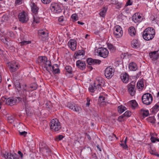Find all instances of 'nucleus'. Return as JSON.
Here are the masks:
<instances>
[{
    "label": "nucleus",
    "instance_id": "nucleus-1",
    "mask_svg": "<svg viewBox=\"0 0 159 159\" xmlns=\"http://www.w3.org/2000/svg\"><path fill=\"white\" fill-rule=\"evenodd\" d=\"M29 88L25 84L23 86L22 88V95L23 101L24 103L26 108H27L30 106V101H32L33 102V100L30 99L32 97L28 95L30 93Z\"/></svg>",
    "mask_w": 159,
    "mask_h": 159
},
{
    "label": "nucleus",
    "instance_id": "nucleus-2",
    "mask_svg": "<svg viewBox=\"0 0 159 159\" xmlns=\"http://www.w3.org/2000/svg\"><path fill=\"white\" fill-rule=\"evenodd\" d=\"M155 34L154 29L152 27H148L146 29L143 31L142 36L144 39L149 41L154 38Z\"/></svg>",
    "mask_w": 159,
    "mask_h": 159
},
{
    "label": "nucleus",
    "instance_id": "nucleus-3",
    "mask_svg": "<svg viewBox=\"0 0 159 159\" xmlns=\"http://www.w3.org/2000/svg\"><path fill=\"white\" fill-rule=\"evenodd\" d=\"M50 128L52 131H57L61 128V123L57 118L52 119L50 122Z\"/></svg>",
    "mask_w": 159,
    "mask_h": 159
},
{
    "label": "nucleus",
    "instance_id": "nucleus-4",
    "mask_svg": "<svg viewBox=\"0 0 159 159\" xmlns=\"http://www.w3.org/2000/svg\"><path fill=\"white\" fill-rule=\"evenodd\" d=\"M38 61L40 65L44 67L46 69L49 70V67H48L49 65L50 61L48 60L47 58L45 57H39L38 58Z\"/></svg>",
    "mask_w": 159,
    "mask_h": 159
},
{
    "label": "nucleus",
    "instance_id": "nucleus-5",
    "mask_svg": "<svg viewBox=\"0 0 159 159\" xmlns=\"http://www.w3.org/2000/svg\"><path fill=\"white\" fill-rule=\"evenodd\" d=\"M13 33L11 31L4 34L0 33V39L3 43L7 44V42L10 40L9 37H13Z\"/></svg>",
    "mask_w": 159,
    "mask_h": 159
},
{
    "label": "nucleus",
    "instance_id": "nucleus-6",
    "mask_svg": "<svg viewBox=\"0 0 159 159\" xmlns=\"http://www.w3.org/2000/svg\"><path fill=\"white\" fill-rule=\"evenodd\" d=\"M142 101L144 104L149 105L152 103L153 100L152 95L149 93H145L142 96Z\"/></svg>",
    "mask_w": 159,
    "mask_h": 159
},
{
    "label": "nucleus",
    "instance_id": "nucleus-7",
    "mask_svg": "<svg viewBox=\"0 0 159 159\" xmlns=\"http://www.w3.org/2000/svg\"><path fill=\"white\" fill-rule=\"evenodd\" d=\"M50 8L51 11L55 13H59L61 11L60 5L55 2H52L51 4Z\"/></svg>",
    "mask_w": 159,
    "mask_h": 159
},
{
    "label": "nucleus",
    "instance_id": "nucleus-8",
    "mask_svg": "<svg viewBox=\"0 0 159 159\" xmlns=\"http://www.w3.org/2000/svg\"><path fill=\"white\" fill-rule=\"evenodd\" d=\"M113 34L116 38L121 37L123 35V31L121 27L119 25H116L114 30Z\"/></svg>",
    "mask_w": 159,
    "mask_h": 159
},
{
    "label": "nucleus",
    "instance_id": "nucleus-9",
    "mask_svg": "<svg viewBox=\"0 0 159 159\" xmlns=\"http://www.w3.org/2000/svg\"><path fill=\"white\" fill-rule=\"evenodd\" d=\"M114 69L110 66L107 67L105 70V75L108 79H110L114 74Z\"/></svg>",
    "mask_w": 159,
    "mask_h": 159
},
{
    "label": "nucleus",
    "instance_id": "nucleus-10",
    "mask_svg": "<svg viewBox=\"0 0 159 159\" xmlns=\"http://www.w3.org/2000/svg\"><path fill=\"white\" fill-rule=\"evenodd\" d=\"M135 83L134 81L131 82L127 85L128 91L130 94L132 96H134L136 92Z\"/></svg>",
    "mask_w": 159,
    "mask_h": 159
},
{
    "label": "nucleus",
    "instance_id": "nucleus-11",
    "mask_svg": "<svg viewBox=\"0 0 159 159\" xmlns=\"http://www.w3.org/2000/svg\"><path fill=\"white\" fill-rule=\"evenodd\" d=\"M19 65L17 62L12 61L8 63V67L11 72L16 71L19 69Z\"/></svg>",
    "mask_w": 159,
    "mask_h": 159
},
{
    "label": "nucleus",
    "instance_id": "nucleus-12",
    "mask_svg": "<svg viewBox=\"0 0 159 159\" xmlns=\"http://www.w3.org/2000/svg\"><path fill=\"white\" fill-rule=\"evenodd\" d=\"M18 18L19 21L22 23L26 22L29 20L27 14L24 11L19 13L18 15Z\"/></svg>",
    "mask_w": 159,
    "mask_h": 159
},
{
    "label": "nucleus",
    "instance_id": "nucleus-13",
    "mask_svg": "<svg viewBox=\"0 0 159 159\" xmlns=\"http://www.w3.org/2000/svg\"><path fill=\"white\" fill-rule=\"evenodd\" d=\"M98 53L100 56L104 58H106L108 56L109 52L107 49L101 48H98Z\"/></svg>",
    "mask_w": 159,
    "mask_h": 159
},
{
    "label": "nucleus",
    "instance_id": "nucleus-14",
    "mask_svg": "<svg viewBox=\"0 0 159 159\" xmlns=\"http://www.w3.org/2000/svg\"><path fill=\"white\" fill-rule=\"evenodd\" d=\"M48 67H49V70L48 69L46 70L49 72L52 71L54 74H57L59 73L60 70L58 67V66L57 64H55L53 66H52L51 65V62L49 64Z\"/></svg>",
    "mask_w": 159,
    "mask_h": 159
},
{
    "label": "nucleus",
    "instance_id": "nucleus-15",
    "mask_svg": "<svg viewBox=\"0 0 159 159\" xmlns=\"http://www.w3.org/2000/svg\"><path fill=\"white\" fill-rule=\"evenodd\" d=\"M3 155L6 159H19V156L16 153L11 154V153L6 152Z\"/></svg>",
    "mask_w": 159,
    "mask_h": 159
},
{
    "label": "nucleus",
    "instance_id": "nucleus-16",
    "mask_svg": "<svg viewBox=\"0 0 159 159\" xmlns=\"http://www.w3.org/2000/svg\"><path fill=\"white\" fill-rule=\"evenodd\" d=\"M4 98L6 100V104L10 106H12L15 105L17 102V99L16 98H8L7 99H6L5 98H2V100H3Z\"/></svg>",
    "mask_w": 159,
    "mask_h": 159
},
{
    "label": "nucleus",
    "instance_id": "nucleus-17",
    "mask_svg": "<svg viewBox=\"0 0 159 159\" xmlns=\"http://www.w3.org/2000/svg\"><path fill=\"white\" fill-rule=\"evenodd\" d=\"M132 19L133 21L135 23H139L143 20V18L140 15V13H135L133 16Z\"/></svg>",
    "mask_w": 159,
    "mask_h": 159
},
{
    "label": "nucleus",
    "instance_id": "nucleus-18",
    "mask_svg": "<svg viewBox=\"0 0 159 159\" xmlns=\"http://www.w3.org/2000/svg\"><path fill=\"white\" fill-rule=\"evenodd\" d=\"M69 47L72 50L74 51L76 50L77 43L76 40L74 39H70L68 43Z\"/></svg>",
    "mask_w": 159,
    "mask_h": 159
},
{
    "label": "nucleus",
    "instance_id": "nucleus-19",
    "mask_svg": "<svg viewBox=\"0 0 159 159\" xmlns=\"http://www.w3.org/2000/svg\"><path fill=\"white\" fill-rule=\"evenodd\" d=\"M104 80L101 78L99 77L97 79V81L94 83V85H96L99 89L101 88L102 85H104Z\"/></svg>",
    "mask_w": 159,
    "mask_h": 159
},
{
    "label": "nucleus",
    "instance_id": "nucleus-20",
    "mask_svg": "<svg viewBox=\"0 0 159 159\" xmlns=\"http://www.w3.org/2000/svg\"><path fill=\"white\" fill-rule=\"evenodd\" d=\"M87 62L89 65L96 63L100 64L101 61L99 60L93 59L91 58H88L87 59Z\"/></svg>",
    "mask_w": 159,
    "mask_h": 159
},
{
    "label": "nucleus",
    "instance_id": "nucleus-21",
    "mask_svg": "<svg viewBox=\"0 0 159 159\" xmlns=\"http://www.w3.org/2000/svg\"><path fill=\"white\" fill-rule=\"evenodd\" d=\"M76 66L80 69L83 70L86 67V65L84 62L80 60H78L76 62Z\"/></svg>",
    "mask_w": 159,
    "mask_h": 159
},
{
    "label": "nucleus",
    "instance_id": "nucleus-22",
    "mask_svg": "<svg viewBox=\"0 0 159 159\" xmlns=\"http://www.w3.org/2000/svg\"><path fill=\"white\" fill-rule=\"evenodd\" d=\"M120 78L122 81L125 83H127L129 80L128 75L126 73L121 74Z\"/></svg>",
    "mask_w": 159,
    "mask_h": 159
},
{
    "label": "nucleus",
    "instance_id": "nucleus-23",
    "mask_svg": "<svg viewBox=\"0 0 159 159\" xmlns=\"http://www.w3.org/2000/svg\"><path fill=\"white\" fill-rule=\"evenodd\" d=\"M150 58L154 61L157 60L158 57L159 55L157 51H154L150 53L149 54Z\"/></svg>",
    "mask_w": 159,
    "mask_h": 159
},
{
    "label": "nucleus",
    "instance_id": "nucleus-24",
    "mask_svg": "<svg viewBox=\"0 0 159 159\" xmlns=\"http://www.w3.org/2000/svg\"><path fill=\"white\" fill-rule=\"evenodd\" d=\"M75 55H76V58L79 59L80 58V57L82 56V57H83L85 55V52L83 50H80L76 51Z\"/></svg>",
    "mask_w": 159,
    "mask_h": 159
},
{
    "label": "nucleus",
    "instance_id": "nucleus-25",
    "mask_svg": "<svg viewBox=\"0 0 159 159\" xmlns=\"http://www.w3.org/2000/svg\"><path fill=\"white\" fill-rule=\"evenodd\" d=\"M129 68L130 70L135 71L137 69V66L135 63L132 62L129 63Z\"/></svg>",
    "mask_w": 159,
    "mask_h": 159
},
{
    "label": "nucleus",
    "instance_id": "nucleus-26",
    "mask_svg": "<svg viewBox=\"0 0 159 159\" xmlns=\"http://www.w3.org/2000/svg\"><path fill=\"white\" fill-rule=\"evenodd\" d=\"M38 34L42 38H46L48 37V34L43 30H38Z\"/></svg>",
    "mask_w": 159,
    "mask_h": 159
},
{
    "label": "nucleus",
    "instance_id": "nucleus-27",
    "mask_svg": "<svg viewBox=\"0 0 159 159\" xmlns=\"http://www.w3.org/2000/svg\"><path fill=\"white\" fill-rule=\"evenodd\" d=\"M30 5L32 12L35 14H36L38 12L39 9L38 7L35 3H31Z\"/></svg>",
    "mask_w": 159,
    "mask_h": 159
},
{
    "label": "nucleus",
    "instance_id": "nucleus-28",
    "mask_svg": "<svg viewBox=\"0 0 159 159\" xmlns=\"http://www.w3.org/2000/svg\"><path fill=\"white\" fill-rule=\"evenodd\" d=\"M136 33L135 29L134 27L131 26L129 28V33L131 36H134L135 35Z\"/></svg>",
    "mask_w": 159,
    "mask_h": 159
},
{
    "label": "nucleus",
    "instance_id": "nucleus-29",
    "mask_svg": "<svg viewBox=\"0 0 159 159\" xmlns=\"http://www.w3.org/2000/svg\"><path fill=\"white\" fill-rule=\"evenodd\" d=\"M140 113L143 118L149 115L148 111L143 109H142L140 110Z\"/></svg>",
    "mask_w": 159,
    "mask_h": 159
},
{
    "label": "nucleus",
    "instance_id": "nucleus-30",
    "mask_svg": "<svg viewBox=\"0 0 159 159\" xmlns=\"http://www.w3.org/2000/svg\"><path fill=\"white\" fill-rule=\"evenodd\" d=\"M128 103L133 109H134L138 105L137 103L135 100L130 101Z\"/></svg>",
    "mask_w": 159,
    "mask_h": 159
},
{
    "label": "nucleus",
    "instance_id": "nucleus-31",
    "mask_svg": "<svg viewBox=\"0 0 159 159\" xmlns=\"http://www.w3.org/2000/svg\"><path fill=\"white\" fill-rule=\"evenodd\" d=\"M131 46L133 48H136L139 46L138 41L136 39H134L131 42Z\"/></svg>",
    "mask_w": 159,
    "mask_h": 159
},
{
    "label": "nucleus",
    "instance_id": "nucleus-32",
    "mask_svg": "<svg viewBox=\"0 0 159 159\" xmlns=\"http://www.w3.org/2000/svg\"><path fill=\"white\" fill-rule=\"evenodd\" d=\"M107 8L106 7H104L101 10V11L99 13L101 16L104 17L107 12Z\"/></svg>",
    "mask_w": 159,
    "mask_h": 159
},
{
    "label": "nucleus",
    "instance_id": "nucleus-33",
    "mask_svg": "<svg viewBox=\"0 0 159 159\" xmlns=\"http://www.w3.org/2000/svg\"><path fill=\"white\" fill-rule=\"evenodd\" d=\"M15 85L18 91H20L21 89V85L19 81L16 80L15 82Z\"/></svg>",
    "mask_w": 159,
    "mask_h": 159
},
{
    "label": "nucleus",
    "instance_id": "nucleus-34",
    "mask_svg": "<svg viewBox=\"0 0 159 159\" xmlns=\"http://www.w3.org/2000/svg\"><path fill=\"white\" fill-rule=\"evenodd\" d=\"M159 110V105L157 104H155L152 108V112L156 113Z\"/></svg>",
    "mask_w": 159,
    "mask_h": 159
},
{
    "label": "nucleus",
    "instance_id": "nucleus-35",
    "mask_svg": "<svg viewBox=\"0 0 159 159\" xmlns=\"http://www.w3.org/2000/svg\"><path fill=\"white\" fill-rule=\"evenodd\" d=\"M127 108L125 107L122 105L118 107V111L120 113H122Z\"/></svg>",
    "mask_w": 159,
    "mask_h": 159
},
{
    "label": "nucleus",
    "instance_id": "nucleus-36",
    "mask_svg": "<svg viewBox=\"0 0 159 159\" xmlns=\"http://www.w3.org/2000/svg\"><path fill=\"white\" fill-rule=\"evenodd\" d=\"M97 88H98L95 85H94V86L92 85H91L89 86V89L90 92L93 93L95 90V89H96Z\"/></svg>",
    "mask_w": 159,
    "mask_h": 159
},
{
    "label": "nucleus",
    "instance_id": "nucleus-37",
    "mask_svg": "<svg viewBox=\"0 0 159 159\" xmlns=\"http://www.w3.org/2000/svg\"><path fill=\"white\" fill-rule=\"evenodd\" d=\"M108 48L110 51L112 52H114L116 50L115 47L112 44H108L107 45Z\"/></svg>",
    "mask_w": 159,
    "mask_h": 159
},
{
    "label": "nucleus",
    "instance_id": "nucleus-38",
    "mask_svg": "<svg viewBox=\"0 0 159 159\" xmlns=\"http://www.w3.org/2000/svg\"><path fill=\"white\" fill-rule=\"evenodd\" d=\"M33 22L36 23H38L39 22V18L37 16L36 14L33 15Z\"/></svg>",
    "mask_w": 159,
    "mask_h": 159
},
{
    "label": "nucleus",
    "instance_id": "nucleus-39",
    "mask_svg": "<svg viewBox=\"0 0 159 159\" xmlns=\"http://www.w3.org/2000/svg\"><path fill=\"white\" fill-rule=\"evenodd\" d=\"M31 43V41H24L20 43V45L21 46L25 45H26Z\"/></svg>",
    "mask_w": 159,
    "mask_h": 159
},
{
    "label": "nucleus",
    "instance_id": "nucleus-40",
    "mask_svg": "<svg viewBox=\"0 0 159 159\" xmlns=\"http://www.w3.org/2000/svg\"><path fill=\"white\" fill-rule=\"evenodd\" d=\"M81 108L80 107L77 105H75L73 110L79 113L81 111Z\"/></svg>",
    "mask_w": 159,
    "mask_h": 159
},
{
    "label": "nucleus",
    "instance_id": "nucleus-41",
    "mask_svg": "<svg viewBox=\"0 0 159 159\" xmlns=\"http://www.w3.org/2000/svg\"><path fill=\"white\" fill-rule=\"evenodd\" d=\"M66 70L67 72L69 74H72V68L70 66H66L65 67Z\"/></svg>",
    "mask_w": 159,
    "mask_h": 159
},
{
    "label": "nucleus",
    "instance_id": "nucleus-42",
    "mask_svg": "<svg viewBox=\"0 0 159 159\" xmlns=\"http://www.w3.org/2000/svg\"><path fill=\"white\" fill-rule=\"evenodd\" d=\"M105 98L102 96H100L99 97L98 102L100 103H104L105 101Z\"/></svg>",
    "mask_w": 159,
    "mask_h": 159
},
{
    "label": "nucleus",
    "instance_id": "nucleus-43",
    "mask_svg": "<svg viewBox=\"0 0 159 159\" xmlns=\"http://www.w3.org/2000/svg\"><path fill=\"white\" fill-rule=\"evenodd\" d=\"M71 18L74 21H75L78 20V17L76 14H73L71 16Z\"/></svg>",
    "mask_w": 159,
    "mask_h": 159
},
{
    "label": "nucleus",
    "instance_id": "nucleus-44",
    "mask_svg": "<svg viewBox=\"0 0 159 159\" xmlns=\"http://www.w3.org/2000/svg\"><path fill=\"white\" fill-rule=\"evenodd\" d=\"M149 152L152 155L157 156L158 157H159V154L157 153L155 150L151 149L149 151Z\"/></svg>",
    "mask_w": 159,
    "mask_h": 159
},
{
    "label": "nucleus",
    "instance_id": "nucleus-45",
    "mask_svg": "<svg viewBox=\"0 0 159 159\" xmlns=\"http://www.w3.org/2000/svg\"><path fill=\"white\" fill-rule=\"evenodd\" d=\"M143 86V84L142 82H138L137 84V86L139 89H141Z\"/></svg>",
    "mask_w": 159,
    "mask_h": 159
},
{
    "label": "nucleus",
    "instance_id": "nucleus-46",
    "mask_svg": "<svg viewBox=\"0 0 159 159\" xmlns=\"http://www.w3.org/2000/svg\"><path fill=\"white\" fill-rule=\"evenodd\" d=\"M131 115V112L129 111H127L124 114V116L129 117Z\"/></svg>",
    "mask_w": 159,
    "mask_h": 159
},
{
    "label": "nucleus",
    "instance_id": "nucleus-47",
    "mask_svg": "<svg viewBox=\"0 0 159 159\" xmlns=\"http://www.w3.org/2000/svg\"><path fill=\"white\" fill-rule=\"evenodd\" d=\"M30 88L33 89V90H35L37 87V84L35 83H34L31 84Z\"/></svg>",
    "mask_w": 159,
    "mask_h": 159
},
{
    "label": "nucleus",
    "instance_id": "nucleus-48",
    "mask_svg": "<svg viewBox=\"0 0 159 159\" xmlns=\"http://www.w3.org/2000/svg\"><path fill=\"white\" fill-rule=\"evenodd\" d=\"M148 121L151 123H154L155 120L153 117H150L148 118Z\"/></svg>",
    "mask_w": 159,
    "mask_h": 159
},
{
    "label": "nucleus",
    "instance_id": "nucleus-49",
    "mask_svg": "<svg viewBox=\"0 0 159 159\" xmlns=\"http://www.w3.org/2000/svg\"><path fill=\"white\" fill-rule=\"evenodd\" d=\"M115 5H116V8L119 9L122 7V3L117 1Z\"/></svg>",
    "mask_w": 159,
    "mask_h": 159
},
{
    "label": "nucleus",
    "instance_id": "nucleus-50",
    "mask_svg": "<svg viewBox=\"0 0 159 159\" xmlns=\"http://www.w3.org/2000/svg\"><path fill=\"white\" fill-rule=\"evenodd\" d=\"M150 139L152 142L153 143H155L156 141L159 142V139H157L154 137H152Z\"/></svg>",
    "mask_w": 159,
    "mask_h": 159
},
{
    "label": "nucleus",
    "instance_id": "nucleus-51",
    "mask_svg": "<svg viewBox=\"0 0 159 159\" xmlns=\"http://www.w3.org/2000/svg\"><path fill=\"white\" fill-rule=\"evenodd\" d=\"M14 117L12 116H10L8 117V120L9 122L12 123L14 122Z\"/></svg>",
    "mask_w": 159,
    "mask_h": 159
},
{
    "label": "nucleus",
    "instance_id": "nucleus-52",
    "mask_svg": "<svg viewBox=\"0 0 159 159\" xmlns=\"http://www.w3.org/2000/svg\"><path fill=\"white\" fill-rule=\"evenodd\" d=\"M124 116L122 115L119 116L118 118V120L120 122H122L124 120Z\"/></svg>",
    "mask_w": 159,
    "mask_h": 159
},
{
    "label": "nucleus",
    "instance_id": "nucleus-53",
    "mask_svg": "<svg viewBox=\"0 0 159 159\" xmlns=\"http://www.w3.org/2000/svg\"><path fill=\"white\" fill-rule=\"evenodd\" d=\"M120 145L125 149H126L128 148L126 144L124 143H120Z\"/></svg>",
    "mask_w": 159,
    "mask_h": 159
},
{
    "label": "nucleus",
    "instance_id": "nucleus-54",
    "mask_svg": "<svg viewBox=\"0 0 159 159\" xmlns=\"http://www.w3.org/2000/svg\"><path fill=\"white\" fill-rule=\"evenodd\" d=\"M42 2L44 4L49 3L51 1V0H41Z\"/></svg>",
    "mask_w": 159,
    "mask_h": 159
},
{
    "label": "nucleus",
    "instance_id": "nucleus-55",
    "mask_svg": "<svg viewBox=\"0 0 159 159\" xmlns=\"http://www.w3.org/2000/svg\"><path fill=\"white\" fill-rule=\"evenodd\" d=\"M20 134L21 136H24V137H25L26 135L27 134V133L25 131L23 132H20L19 131Z\"/></svg>",
    "mask_w": 159,
    "mask_h": 159
},
{
    "label": "nucleus",
    "instance_id": "nucleus-56",
    "mask_svg": "<svg viewBox=\"0 0 159 159\" xmlns=\"http://www.w3.org/2000/svg\"><path fill=\"white\" fill-rule=\"evenodd\" d=\"M75 105H74L73 104L71 103H70L68 104V106L70 109L73 110L74 108Z\"/></svg>",
    "mask_w": 159,
    "mask_h": 159
},
{
    "label": "nucleus",
    "instance_id": "nucleus-57",
    "mask_svg": "<svg viewBox=\"0 0 159 159\" xmlns=\"http://www.w3.org/2000/svg\"><path fill=\"white\" fill-rule=\"evenodd\" d=\"M22 0H16L15 4H20L22 3Z\"/></svg>",
    "mask_w": 159,
    "mask_h": 159
},
{
    "label": "nucleus",
    "instance_id": "nucleus-58",
    "mask_svg": "<svg viewBox=\"0 0 159 159\" xmlns=\"http://www.w3.org/2000/svg\"><path fill=\"white\" fill-rule=\"evenodd\" d=\"M132 2L131 1V0H128L126 2V6L131 5L132 4Z\"/></svg>",
    "mask_w": 159,
    "mask_h": 159
},
{
    "label": "nucleus",
    "instance_id": "nucleus-59",
    "mask_svg": "<svg viewBox=\"0 0 159 159\" xmlns=\"http://www.w3.org/2000/svg\"><path fill=\"white\" fill-rule=\"evenodd\" d=\"M109 2H110L111 4H115L116 3L117 1H116V0H109Z\"/></svg>",
    "mask_w": 159,
    "mask_h": 159
},
{
    "label": "nucleus",
    "instance_id": "nucleus-60",
    "mask_svg": "<svg viewBox=\"0 0 159 159\" xmlns=\"http://www.w3.org/2000/svg\"><path fill=\"white\" fill-rule=\"evenodd\" d=\"M63 138V137L62 135H59L58 136L57 138V139H58V140H61Z\"/></svg>",
    "mask_w": 159,
    "mask_h": 159
},
{
    "label": "nucleus",
    "instance_id": "nucleus-61",
    "mask_svg": "<svg viewBox=\"0 0 159 159\" xmlns=\"http://www.w3.org/2000/svg\"><path fill=\"white\" fill-rule=\"evenodd\" d=\"M87 102L86 103V106H87L88 107H89V105H90V102H89L90 100H89V98H87Z\"/></svg>",
    "mask_w": 159,
    "mask_h": 159
},
{
    "label": "nucleus",
    "instance_id": "nucleus-62",
    "mask_svg": "<svg viewBox=\"0 0 159 159\" xmlns=\"http://www.w3.org/2000/svg\"><path fill=\"white\" fill-rule=\"evenodd\" d=\"M100 32V31H99V30H94V33L95 34L98 35L99 33Z\"/></svg>",
    "mask_w": 159,
    "mask_h": 159
},
{
    "label": "nucleus",
    "instance_id": "nucleus-63",
    "mask_svg": "<svg viewBox=\"0 0 159 159\" xmlns=\"http://www.w3.org/2000/svg\"><path fill=\"white\" fill-rule=\"evenodd\" d=\"M58 21L59 22H62L63 21V17H61L58 19Z\"/></svg>",
    "mask_w": 159,
    "mask_h": 159
},
{
    "label": "nucleus",
    "instance_id": "nucleus-64",
    "mask_svg": "<svg viewBox=\"0 0 159 159\" xmlns=\"http://www.w3.org/2000/svg\"><path fill=\"white\" fill-rule=\"evenodd\" d=\"M18 153L20 155L21 157L22 158L23 155L22 152L20 151H18Z\"/></svg>",
    "mask_w": 159,
    "mask_h": 159
}]
</instances>
